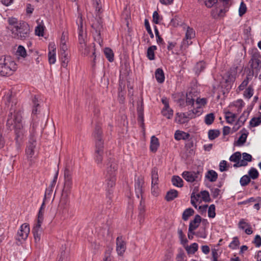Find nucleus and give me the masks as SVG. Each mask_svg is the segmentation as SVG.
I'll use <instances>...</instances> for the list:
<instances>
[{
	"label": "nucleus",
	"mask_w": 261,
	"mask_h": 261,
	"mask_svg": "<svg viewBox=\"0 0 261 261\" xmlns=\"http://www.w3.org/2000/svg\"><path fill=\"white\" fill-rule=\"evenodd\" d=\"M53 192V189H51L50 188H46L43 198L44 200L50 199L52 196Z\"/></svg>",
	"instance_id": "obj_63"
},
{
	"label": "nucleus",
	"mask_w": 261,
	"mask_h": 261,
	"mask_svg": "<svg viewBox=\"0 0 261 261\" xmlns=\"http://www.w3.org/2000/svg\"><path fill=\"white\" fill-rule=\"evenodd\" d=\"M30 232L29 225L27 223H24L21 225L19 230L17 232L16 240L21 243L24 241L28 237Z\"/></svg>",
	"instance_id": "obj_8"
},
{
	"label": "nucleus",
	"mask_w": 261,
	"mask_h": 261,
	"mask_svg": "<svg viewBox=\"0 0 261 261\" xmlns=\"http://www.w3.org/2000/svg\"><path fill=\"white\" fill-rule=\"evenodd\" d=\"M159 145V139L154 136H152L150 145V150L153 152H155L158 149Z\"/></svg>",
	"instance_id": "obj_26"
},
{
	"label": "nucleus",
	"mask_w": 261,
	"mask_h": 261,
	"mask_svg": "<svg viewBox=\"0 0 261 261\" xmlns=\"http://www.w3.org/2000/svg\"><path fill=\"white\" fill-rule=\"evenodd\" d=\"M189 112H193V114H194L195 118L196 116L200 115L202 113L203 110L201 106H196V109L194 108L193 110H191Z\"/></svg>",
	"instance_id": "obj_57"
},
{
	"label": "nucleus",
	"mask_w": 261,
	"mask_h": 261,
	"mask_svg": "<svg viewBox=\"0 0 261 261\" xmlns=\"http://www.w3.org/2000/svg\"><path fill=\"white\" fill-rule=\"evenodd\" d=\"M144 25H145V27L146 28V29L147 32L148 33V34L150 35V37L151 38H153L154 37V35H153V34L151 31V28H150L149 22L147 19H145Z\"/></svg>",
	"instance_id": "obj_61"
},
{
	"label": "nucleus",
	"mask_w": 261,
	"mask_h": 261,
	"mask_svg": "<svg viewBox=\"0 0 261 261\" xmlns=\"http://www.w3.org/2000/svg\"><path fill=\"white\" fill-rule=\"evenodd\" d=\"M250 178L247 175L243 176L240 180V184L242 186H246L250 182Z\"/></svg>",
	"instance_id": "obj_52"
},
{
	"label": "nucleus",
	"mask_w": 261,
	"mask_h": 261,
	"mask_svg": "<svg viewBox=\"0 0 261 261\" xmlns=\"http://www.w3.org/2000/svg\"><path fill=\"white\" fill-rule=\"evenodd\" d=\"M220 134V132L218 129H211L208 132V138L213 140L217 138Z\"/></svg>",
	"instance_id": "obj_44"
},
{
	"label": "nucleus",
	"mask_w": 261,
	"mask_h": 261,
	"mask_svg": "<svg viewBox=\"0 0 261 261\" xmlns=\"http://www.w3.org/2000/svg\"><path fill=\"white\" fill-rule=\"evenodd\" d=\"M205 177L211 182H215L218 178V174L214 170H211L207 171Z\"/></svg>",
	"instance_id": "obj_34"
},
{
	"label": "nucleus",
	"mask_w": 261,
	"mask_h": 261,
	"mask_svg": "<svg viewBox=\"0 0 261 261\" xmlns=\"http://www.w3.org/2000/svg\"><path fill=\"white\" fill-rule=\"evenodd\" d=\"M245 131V133H242L241 136L239 137L238 141L234 144L237 146H242L246 141L247 137L248 134V132H246L245 129H243L242 131Z\"/></svg>",
	"instance_id": "obj_32"
},
{
	"label": "nucleus",
	"mask_w": 261,
	"mask_h": 261,
	"mask_svg": "<svg viewBox=\"0 0 261 261\" xmlns=\"http://www.w3.org/2000/svg\"><path fill=\"white\" fill-rule=\"evenodd\" d=\"M68 202L66 199H61L58 205V211L59 213L62 215L67 214L68 213Z\"/></svg>",
	"instance_id": "obj_21"
},
{
	"label": "nucleus",
	"mask_w": 261,
	"mask_h": 261,
	"mask_svg": "<svg viewBox=\"0 0 261 261\" xmlns=\"http://www.w3.org/2000/svg\"><path fill=\"white\" fill-rule=\"evenodd\" d=\"M16 54L22 58H25L27 56V52L25 48L22 45H19L17 48Z\"/></svg>",
	"instance_id": "obj_51"
},
{
	"label": "nucleus",
	"mask_w": 261,
	"mask_h": 261,
	"mask_svg": "<svg viewBox=\"0 0 261 261\" xmlns=\"http://www.w3.org/2000/svg\"><path fill=\"white\" fill-rule=\"evenodd\" d=\"M8 22L9 23L8 29H9L11 32L12 31V29H14L18 25H19L20 21H18L16 18L14 17H10L8 19Z\"/></svg>",
	"instance_id": "obj_28"
},
{
	"label": "nucleus",
	"mask_w": 261,
	"mask_h": 261,
	"mask_svg": "<svg viewBox=\"0 0 261 261\" xmlns=\"http://www.w3.org/2000/svg\"><path fill=\"white\" fill-rule=\"evenodd\" d=\"M261 124V113L258 117L252 118L249 122L251 127H256Z\"/></svg>",
	"instance_id": "obj_39"
},
{
	"label": "nucleus",
	"mask_w": 261,
	"mask_h": 261,
	"mask_svg": "<svg viewBox=\"0 0 261 261\" xmlns=\"http://www.w3.org/2000/svg\"><path fill=\"white\" fill-rule=\"evenodd\" d=\"M158 169L156 167H153L151 170V186L152 188L155 189V186L158 185Z\"/></svg>",
	"instance_id": "obj_25"
},
{
	"label": "nucleus",
	"mask_w": 261,
	"mask_h": 261,
	"mask_svg": "<svg viewBox=\"0 0 261 261\" xmlns=\"http://www.w3.org/2000/svg\"><path fill=\"white\" fill-rule=\"evenodd\" d=\"M241 159V153L239 151L236 152L232 154L229 158V160L231 162L235 163L234 164H240Z\"/></svg>",
	"instance_id": "obj_36"
},
{
	"label": "nucleus",
	"mask_w": 261,
	"mask_h": 261,
	"mask_svg": "<svg viewBox=\"0 0 261 261\" xmlns=\"http://www.w3.org/2000/svg\"><path fill=\"white\" fill-rule=\"evenodd\" d=\"M163 115L168 119H170L173 114V110L168 107V108H164L162 111Z\"/></svg>",
	"instance_id": "obj_48"
},
{
	"label": "nucleus",
	"mask_w": 261,
	"mask_h": 261,
	"mask_svg": "<svg viewBox=\"0 0 261 261\" xmlns=\"http://www.w3.org/2000/svg\"><path fill=\"white\" fill-rule=\"evenodd\" d=\"M186 103L187 105H194V99L193 98V93L192 92L187 94Z\"/></svg>",
	"instance_id": "obj_53"
},
{
	"label": "nucleus",
	"mask_w": 261,
	"mask_h": 261,
	"mask_svg": "<svg viewBox=\"0 0 261 261\" xmlns=\"http://www.w3.org/2000/svg\"><path fill=\"white\" fill-rule=\"evenodd\" d=\"M49 52L48 54V61L49 64H55L56 61V47L54 43H49L48 46Z\"/></svg>",
	"instance_id": "obj_19"
},
{
	"label": "nucleus",
	"mask_w": 261,
	"mask_h": 261,
	"mask_svg": "<svg viewBox=\"0 0 261 261\" xmlns=\"http://www.w3.org/2000/svg\"><path fill=\"white\" fill-rule=\"evenodd\" d=\"M103 150H95L94 160L98 165H102Z\"/></svg>",
	"instance_id": "obj_29"
},
{
	"label": "nucleus",
	"mask_w": 261,
	"mask_h": 261,
	"mask_svg": "<svg viewBox=\"0 0 261 261\" xmlns=\"http://www.w3.org/2000/svg\"><path fill=\"white\" fill-rule=\"evenodd\" d=\"M139 210V215L138 217L139 219V221L141 222L143 221L145 216V201L143 199V197H142L140 204L138 207Z\"/></svg>",
	"instance_id": "obj_23"
},
{
	"label": "nucleus",
	"mask_w": 261,
	"mask_h": 261,
	"mask_svg": "<svg viewBox=\"0 0 261 261\" xmlns=\"http://www.w3.org/2000/svg\"><path fill=\"white\" fill-rule=\"evenodd\" d=\"M243 159L241 160L240 164H234L233 167L234 168H238L242 166H246L248 165V162L252 161V156L246 152L242 153Z\"/></svg>",
	"instance_id": "obj_22"
},
{
	"label": "nucleus",
	"mask_w": 261,
	"mask_h": 261,
	"mask_svg": "<svg viewBox=\"0 0 261 261\" xmlns=\"http://www.w3.org/2000/svg\"><path fill=\"white\" fill-rule=\"evenodd\" d=\"M254 90L251 86H249L244 91V96L248 99L250 98L253 94Z\"/></svg>",
	"instance_id": "obj_49"
},
{
	"label": "nucleus",
	"mask_w": 261,
	"mask_h": 261,
	"mask_svg": "<svg viewBox=\"0 0 261 261\" xmlns=\"http://www.w3.org/2000/svg\"><path fill=\"white\" fill-rule=\"evenodd\" d=\"M172 184L177 187H182L184 181L182 179L178 176L174 175L172 178Z\"/></svg>",
	"instance_id": "obj_37"
},
{
	"label": "nucleus",
	"mask_w": 261,
	"mask_h": 261,
	"mask_svg": "<svg viewBox=\"0 0 261 261\" xmlns=\"http://www.w3.org/2000/svg\"><path fill=\"white\" fill-rule=\"evenodd\" d=\"M216 216L215 206L214 204H211L208 210V216L210 218H214Z\"/></svg>",
	"instance_id": "obj_56"
},
{
	"label": "nucleus",
	"mask_w": 261,
	"mask_h": 261,
	"mask_svg": "<svg viewBox=\"0 0 261 261\" xmlns=\"http://www.w3.org/2000/svg\"><path fill=\"white\" fill-rule=\"evenodd\" d=\"M194 213V211L192 208H187L182 213V218L184 221L188 220L189 218Z\"/></svg>",
	"instance_id": "obj_41"
},
{
	"label": "nucleus",
	"mask_w": 261,
	"mask_h": 261,
	"mask_svg": "<svg viewBox=\"0 0 261 261\" xmlns=\"http://www.w3.org/2000/svg\"><path fill=\"white\" fill-rule=\"evenodd\" d=\"M182 177L188 182H193L194 181H198L201 180L202 175L200 171H187L182 172Z\"/></svg>",
	"instance_id": "obj_6"
},
{
	"label": "nucleus",
	"mask_w": 261,
	"mask_h": 261,
	"mask_svg": "<svg viewBox=\"0 0 261 261\" xmlns=\"http://www.w3.org/2000/svg\"><path fill=\"white\" fill-rule=\"evenodd\" d=\"M195 31L193 29L188 27L186 33L185 38L182 40L180 48L181 49H186L192 42L191 40L195 37Z\"/></svg>",
	"instance_id": "obj_9"
},
{
	"label": "nucleus",
	"mask_w": 261,
	"mask_h": 261,
	"mask_svg": "<svg viewBox=\"0 0 261 261\" xmlns=\"http://www.w3.org/2000/svg\"><path fill=\"white\" fill-rule=\"evenodd\" d=\"M247 7L243 2H242L239 10V14L240 16L243 15L246 12Z\"/></svg>",
	"instance_id": "obj_62"
},
{
	"label": "nucleus",
	"mask_w": 261,
	"mask_h": 261,
	"mask_svg": "<svg viewBox=\"0 0 261 261\" xmlns=\"http://www.w3.org/2000/svg\"><path fill=\"white\" fill-rule=\"evenodd\" d=\"M178 196V192L174 189L169 190L166 194L165 199L167 201H170Z\"/></svg>",
	"instance_id": "obj_31"
},
{
	"label": "nucleus",
	"mask_w": 261,
	"mask_h": 261,
	"mask_svg": "<svg viewBox=\"0 0 261 261\" xmlns=\"http://www.w3.org/2000/svg\"><path fill=\"white\" fill-rule=\"evenodd\" d=\"M200 3L204 4L207 8L212 7L214 4L226 6L229 4V0H198Z\"/></svg>",
	"instance_id": "obj_15"
},
{
	"label": "nucleus",
	"mask_w": 261,
	"mask_h": 261,
	"mask_svg": "<svg viewBox=\"0 0 261 261\" xmlns=\"http://www.w3.org/2000/svg\"><path fill=\"white\" fill-rule=\"evenodd\" d=\"M239 245L240 242L239 239L238 238L235 237L233 239V241L230 243L229 247L232 249H235L237 248Z\"/></svg>",
	"instance_id": "obj_58"
},
{
	"label": "nucleus",
	"mask_w": 261,
	"mask_h": 261,
	"mask_svg": "<svg viewBox=\"0 0 261 261\" xmlns=\"http://www.w3.org/2000/svg\"><path fill=\"white\" fill-rule=\"evenodd\" d=\"M195 235L198 238H206L207 235L205 227L200 228L199 230L196 232Z\"/></svg>",
	"instance_id": "obj_54"
},
{
	"label": "nucleus",
	"mask_w": 261,
	"mask_h": 261,
	"mask_svg": "<svg viewBox=\"0 0 261 261\" xmlns=\"http://www.w3.org/2000/svg\"><path fill=\"white\" fill-rule=\"evenodd\" d=\"M251 67L256 72H259L261 69V57L258 54H254L249 62Z\"/></svg>",
	"instance_id": "obj_14"
},
{
	"label": "nucleus",
	"mask_w": 261,
	"mask_h": 261,
	"mask_svg": "<svg viewBox=\"0 0 261 261\" xmlns=\"http://www.w3.org/2000/svg\"><path fill=\"white\" fill-rule=\"evenodd\" d=\"M32 102L33 103V108L32 110V115H33V117H34V115L37 114V112L38 111V109L40 108V104L38 102V100L36 98V96L34 97V98L32 100ZM34 118L33 117V119H34Z\"/></svg>",
	"instance_id": "obj_42"
},
{
	"label": "nucleus",
	"mask_w": 261,
	"mask_h": 261,
	"mask_svg": "<svg viewBox=\"0 0 261 261\" xmlns=\"http://www.w3.org/2000/svg\"><path fill=\"white\" fill-rule=\"evenodd\" d=\"M225 113V118L227 123H232L237 117V115L235 114L231 113L230 111H226Z\"/></svg>",
	"instance_id": "obj_35"
},
{
	"label": "nucleus",
	"mask_w": 261,
	"mask_h": 261,
	"mask_svg": "<svg viewBox=\"0 0 261 261\" xmlns=\"http://www.w3.org/2000/svg\"><path fill=\"white\" fill-rule=\"evenodd\" d=\"M36 140L32 135L25 149V153L28 159H31L34 155L36 149Z\"/></svg>",
	"instance_id": "obj_7"
},
{
	"label": "nucleus",
	"mask_w": 261,
	"mask_h": 261,
	"mask_svg": "<svg viewBox=\"0 0 261 261\" xmlns=\"http://www.w3.org/2000/svg\"><path fill=\"white\" fill-rule=\"evenodd\" d=\"M72 181L71 171L67 168L64 171V186L63 190L68 193L72 188Z\"/></svg>",
	"instance_id": "obj_12"
},
{
	"label": "nucleus",
	"mask_w": 261,
	"mask_h": 261,
	"mask_svg": "<svg viewBox=\"0 0 261 261\" xmlns=\"http://www.w3.org/2000/svg\"><path fill=\"white\" fill-rule=\"evenodd\" d=\"M157 47L155 45H152L149 47L147 51V57L150 60H153L155 58L154 50H156Z\"/></svg>",
	"instance_id": "obj_38"
},
{
	"label": "nucleus",
	"mask_w": 261,
	"mask_h": 261,
	"mask_svg": "<svg viewBox=\"0 0 261 261\" xmlns=\"http://www.w3.org/2000/svg\"><path fill=\"white\" fill-rule=\"evenodd\" d=\"M116 175H106V182L107 186V197L110 200L111 199V195L112 194L113 191L111 189L115 185Z\"/></svg>",
	"instance_id": "obj_13"
},
{
	"label": "nucleus",
	"mask_w": 261,
	"mask_h": 261,
	"mask_svg": "<svg viewBox=\"0 0 261 261\" xmlns=\"http://www.w3.org/2000/svg\"><path fill=\"white\" fill-rule=\"evenodd\" d=\"M42 224V223H39V222H37L32 229V232L36 243L39 242L41 239V236L42 233V229L41 228Z\"/></svg>",
	"instance_id": "obj_18"
},
{
	"label": "nucleus",
	"mask_w": 261,
	"mask_h": 261,
	"mask_svg": "<svg viewBox=\"0 0 261 261\" xmlns=\"http://www.w3.org/2000/svg\"><path fill=\"white\" fill-rule=\"evenodd\" d=\"M228 5L223 6V8H216L213 9L211 12V15L214 18H217L219 17H223L224 13L227 11Z\"/></svg>",
	"instance_id": "obj_20"
},
{
	"label": "nucleus",
	"mask_w": 261,
	"mask_h": 261,
	"mask_svg": "<svg viewBox=\"0 0 261 261\" xmlns=\"http://www.w3.org/2000/svg\"><path fill=\"white\" fill-rule=\"evenodd\" d=\"M215 119V116L213 113L207 114L204 119V122L207 125H211L213 123Z\"/></svg>",
	"instance_id": "obj_50"
},
{
	"label": "nucleus",
	"mask_w": 261,
	"mask_h": 261,
	"mask_svg": "<svg viewBox=\"0 0 261 261\" xmlns=\"http://www.w3.org/2000/svg\"><path fill=\"white\" fill-rule=\"evenodd\" d=\"M245 103L241 99H238L233 102V106L238 108V111H241Z\"/></svg>",
	"instance_id": "obj_55"
},
{
	"label": "nucleus",
	"mask_w": 261,
	"mask_h": 261,
	"mask_svg": "<svg viewBox=\"0 0 261 261\" xmlns=\"http://www.w3.org/2000/svg\"><path fill=\"white\" fill-rule=\"evenodd\" d=\"M118 164L114 159L110 158L106 164V175H116Z\"/></svg>",
	"instance_id": "obj_10"
},
{
	"label": "nucleus",
	"mask_w": 261,
	"mask_h": 261,
	"mask_svg": "<svg viewBox=\"0 0 261 261\" xmlns=\"http://www.w3.org/2000/svg\"><path fill=\"white\" fill-rule=\"evenodd\" d=\"M194 118L193 112H188L187 113H177L175 121L179 124H184L187 122L189 119Z\"/></svg>",
	"instance_id": "obj_11"
},
{
	"label": "nucleus",
	"mask_w": 261,
	"mask_h": 261,
	"mask_svg": "<svg viewBox=\"0 0 261 261\" xmlns=\"http://www.w3.org/2000/svg\"><path fill=\"white\" fill-rule=\"evenodd\" d=\"M190 137V135L188 133L185 132L176 130L174 134V138L176 140H186L188 139Z\"/></svg>",
	"instance_id": "obj_30"
},
{
	"label": "nucleus",
	"mask_w": 261,
	"mask_h": 261,
	"mask_svg": "<svg viewBox=\"0 0 261 261\" xmlns=\"http://www.w3.org/2000/svg\"><path fill=\"white\" fill-rule=\"evenodd\" d=\"M17 69V64L11 57L4 56L0 57V75L10 76Z\"/></svg>",
	"instance_id": "obj_2"
},
{
	"label": "nucleus",
	"mask_w": 261,
	"mask_h": 261,
	"mask_svg": "<svg viewBox=\"0 0 261 261\" xmlns=\"http://www.w3.org/2000/svg\"><path fill=\"white\" fill-rule=\"evenodd\" d=\"M144 180L143 178L141 177H139L137 178V179L135 180V192L136 194V195L138 198H140V196H141V198L143 197L142 193H143V186L144 185Z\"/></svg>",
	"instance_id": "obj_17"
},
{
	"label": "nucleus",
	"mask_w": 261,
	"mask_h": 261,
	"mask_svg": "<svg viewBox=\"0 0 261 261\" xmlns=\"http://www.w3.org/2000/svg\"><path fill=\"white\" fill-rule=\"evenodd\" d=\"M248 176L250 179H255L258 177L259 173L256 169L252 167L248 171Z\"/></svg>",
	"instance_id": "obj_46"
},
{
	"label": "nucleus",
	"mask_w": 261,
	"mask_h": 261,
	"mask_svg": "<svg viewBox=\"0 0 261 261\" xmlns=\"http://www.w3.org/2000/svg\"><path fill=\"white\" fill-rule=\"evenodd\" d=\"M227 163L226 161H222L219 164V170L221 172L225 171L228 170V167L227 166Z\"/></svg>",
	"instance_id": "obj_64"
},
{
	"label": "nucleus",
	"mask_w": 261,
	"mask_h": 261,
	"mask_svg": "<svg viewBox=\"0 0 261 261\" xmlns=\"http://www.w3.org/2000/svg\"><path fill=\"white\" fill-rule=\"evenodd\" d=\"M12 37L17 39L24 40L30 37V29L29 25L25 21H20L19 25L12 29Z\"/></svg>",
	"instance_id": "obj_3"
},
{
	"label": "nucleus",
	"mask_w": 261,
	"mask_h": 261,
	"mask_svg": "<svg viewBox=\"0 0 261 261\" xmlns=\"http://www.w3.org/2000/svg\"><path fill=\"white\" fill-rule=\"evenodd\" d=\"M201 221V217L196 215L193 220L191 221L190 223L189 228L190 231L195 230L199 225Z\"/></svg>",
	"instance_id": "obj_24"
},
{
	"label": "nucleus",
	"mask_w": 261,
	"mask_h": 261,
	"mask_svg": "<svg viewBox=\"0 0 261 261\" xmlns=\"http://www.w3.org/2000/svg\"><path fill=\"white\" fill-rule=\"evenodd\" d=\"M126 243L121 236L116 239V251L119 255H122L126 250Z\"/></svg>",
	"instance_id": "obj_16"
},
{
	"label": "nucleus",
	"mask_w": 261,
	"mask_h": 261,
	"mask_svg": "<svg viewBox=\"0 0 261 261\" xmlns=\"http://www.w3.org/2000/svg\"><path fill=\"white\" fill-rule=\"evenodd\" d=\"M61 60V65L62 67L66 68L67 66L69 59L68 54H65V56H60Z\"/></svg>",
	"instance_id": "obj_60"
},
{
	"label": "nucleus",
	"mask_w": 261,
	"mask_h": 261,
	"mask_svg": "<svg viewBox=\"0 0 261 261\" xmlns=\"http://www.w3.org/2000/svg\"><path fill=\"white\" fill-rule=\"evenodd\" d=\"M155 76L158 83H163L165 80V75L163 69L160 68H158L155 72Z\"/></svg>",
	"instance_id": "obj_27"
},
{
	"label": "nucleus",
	"mask_w": 261,
	"mask_h": 261,
	"mask_svg": "<svg viewBox=\"0 0 261 261\" xmlns=\"http://www.w3.org/2000/svg\"><path fill=\"white\" fill-rule=\"evenodd\" d=\"M95 142V150H103V141L102 138V131L99 125H96L93 133Z\"/></svg>",
	"instance_id": "obj_5"
},
{
	"label": "nucleus",
	"mask_w": 261,
	"mask_h": 261,
	"mask_svg": "<svg viewBox=\"0 0 261 261\" xmlns=\"http://www.w3.org/2000/svg\"><path fill=\"white\" fill-rule=\"evenodd\" d=\"M35 34L38 36H43L44 34L43 26L39 24L35 28Z\"/></svg>",
	"instance_id": "obj_59"
},
{
	"label": "nucleus",
	"mask_w": 261,
	"mask_h": 261,
	"mask_svg": "<svg viewBox=\"0 0 261 261\" xmlns=\"http://www.w3.org/2000/svg\"><path fill=\"white\" fill-rule=\"evenodd\" d=\"M8 129H14L15 140L18 143L21 140L24 134V129L22 123V113L20 111L10 112L8 115L6 124Z\"/></svg>",
	"instance_id": "obj_1"
},
{
	"label": "nucleus",
	"mask_w": 261,
	"mask_h": 261,
	"mask_svg": "<svg viewBox=\"0 0 261 261\" xmlns=\"http://www.w3.org/2000/svg\"><path fill=\"white\" fill-rule=\"evenodd\" d=\"M198 245L197 243H194L190 246H188L186 248V251L189 254H194L197 251Z\"/></svg>",
	"instance_id": "obj_45"
},
{
	"label": "nucleus",
	"mask_w": 261,
	"mask_h": 261,
	"mask_svg": "<svg viewBox=\"0 0 261 261\" xmlns=\"http://www.w3.org/2000/svg\"><path fill=\"white\" fill-rule=\"evenodd\" d=\"M81 50L82 51V54H84L85 55H88L90 52V51H92V57H93V61H94L96 56L95 55V49L94 48L93 46H88L87 45H86L85 47H84L83 48H80Z\"/></svg>",
	"instance_id": "obj_33"
},
{
	"label": "nucleus",
	"mask_w": 261,
	"mask_h": 261,
	"mask_svg": "<svg viewBox=\"0 0 261 261\" xmlns=\"http://www.w3.org/2000/svg\"><path fill=\"white\" fill-rule=\"evenodd\" d=\"M76 23L78 25V39L80 45V48H83L87 45V34L83 30V19L81 14H79Z\"/></svg>",
	"instance_id": "obj_4"
},
{
	"label": "nucleus",
	"mask_w": 261,
	"mask_h": 261,
	"mask_svg": "<svg viewBox=\"0 0 261 261\" xmlns=\"http://www.w3.org/2000/svg\"><path fill=\"white\" fill-rule=\"evenodd\" d=\"M249 114V111H245L243 112V113L239 118V120L237 122V123L239 124V126H240L241 125L244 124V122L246 121Z\"/></svg>",
	"instance_id": "obj_43"
},
{
	"label": "nucleus",
	"mask_w": 261,
	"mask_h": 261,
	"mask_svg": "<svg viewBox=\"0 0 261 261\" xmlns=\"http://www.w3.org/2000/svg\"><path fill=\"white\" fill-rule=\"evenodd\" d=\"M205 67V63L203 61H200L197 63L194 67V70L196 74L199 75Z\"/></svg>",
	"instance_id": "obj_40"
},
{
	"label": "nucleus",
	"mask_w": 261,
	"mask_h": 261,
	"mask_svg": "<svg viewBox=\"0 0 261 261\" xmlns=\"http://www.w3.org/2000/svg\"><path fill=\"white\" fill-rule=\"evenodd\" d=\"M104 53L106 57L110 62H112L114 60V54L111 49L110 48H106L104 50Z\"/></svg>",
	"instance_id": "obj_47"
}]
</instances>
